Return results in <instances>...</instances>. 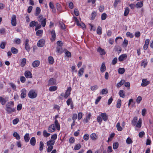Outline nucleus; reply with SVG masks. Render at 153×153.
Instances as JSON below:
<instances>
[{
  "label": "nucleus",
  "instance_id": "obj_1",
  "mask_svg": "<svg viewBox=\"0 0 153 153\" xmlns=\"http://www.w3.org/2000/svg\"><path fill=\"white\" fill-rule=\"evenodd\" d=\"M38 20L40 22L43 27H45L46 25V19L44 18L42 16L39 15L38 18Z\"/></svg>",
  "mask_w": 153,
  "mask_h": 153
},
{
  "label": "nucleus",
  "instance_id": "obj_2",
  "mask_svg": "<svg viewBox=\"0 0 153 153\" xmlns=\"http://www.w3.org/2000/svg\"><path fill=\"white\" fill-rule=\"evenodd\" d=\"M37 95V93L33 90H30L28 93V97L31 99H34L36 97Z\"/></svg>",
  "mask_w": 153,
  "mask_h": 153
},
{
  "label": "nucleus",
  "instance_id": "obj_3",
  "mask_svg": "<svg viewBox=\"0 0 153 153\" xmlns=\"http://www.w3.org/2000/svg\"><path fill=\"white\" fill-rule=\"evenodd\" d=\"M58 115H57L55 116V117L54 124L55 125L56 128L58 131H59L60 128V126L57 120L56 119V118L58 117Z\"/></svg>",
  "mask_w": 153,
  "mask_h": 153
},
{
  "label": "nucleus",
  "instance_id": "obj_4",
  "mask_svg": "<svg viewBox=\"0 0 153 153\" xmlns=\"http://www.w3.org/2000/svg\"><path fill=\"white\" fill-rule=\"evenodd\" d=\"M11 23L12 25L15 26L16 25V16L15 15H13L12 16L11 19Z\"/></svg>",
  "mask_w": 153,
  "mask_h": 153
},
{
  "label": "nucleus",
  "instance_id": "obj_5",
  "mask_svg": "<svg viewBox=\"0 0 153 153\" xmlns=\"http://www.w3.org/2000/svg\"><path fill=\"white\" fill-rule=\"evenodd\" d=\"M55 127L56 128L55 124H53L51 125L48 128V132L51 133L54 132L56 130Z\"/></svg>",
  "mask_w": 153,
  "mask_h": 153
},
{
  "label": "nucleus",
  "instance_id": "obj_6",
  "mask_svg": "<svg viewBox=\"0 0 153 153\" xmlns=\"http://www.w3.org/2000/svg\"><path fill=\"white\" fill-rule=\"evenodd\" d=\"M71 90V87H69L64 94V96L65 98L67 99L70 95Z\"/></svg>",
  "mask_w": 153,
  "mask_h": 153
},
{
  "label": "nucleus",
  "instance_id": "obj_7",
  "mask_svg": "<svg viewBox=\"0 0 153 153\" xmlns=\"http://www.w3.org/2000/svg\"><path fill=\"white\" fill-rule=\"evenodd\" d=\"M29 42V39H26L25 43V48L26 50V51L28 52H29L30 50V47L28 44Z\"/></svg>",
  "mask_w": 153,
  "mask_h": 153
},
{
  "label": "nucleus",
  "instance_id": "obj_8",
  "mask_svg": "<svg viewBox=\"0 0 153 153\" xmlns=\"http://www.w3.org/2000/svg\"><path fill=\"white\" fill-rule=\"evenodd\" d=\"M21 94L20 95L21 98L23 99L26 97L27 93L26 90L25 88H23L21 91Z\"/></svg>",
  "mask_w": 153,
  "mask_h": 153
},
{
  "label": "nucleus",
  "instance_id": "obj_9",
  "mask_svg": "<svg viewBox=\"0 0 153 153\" xmlns=\"http://www.w3.org/2000/svg\"><path fill=\"white\" fill-rule=\"evenodd\" d=\"M45 40L43 39H41L37 43V46L39 47H43L45 44Z\"/></svg>",
  "mask_w": 153,
  "mask_h": 153
},
{
  "label": "nucleus",
  "instance_id": "obj_10",
  "mask_svg": "<svg viewBox=\"0 0 153 153\" xmlns=\"http://www.w3.org/2000/svg\"><path fill=\"white\" fill-rule=\"evenodd\" d=\"M56 79L51 78L49 80L48 85H54L56 84Z\"/></svg>",
  "mask_w": 153,
  "mask_h": 153
},
{
  "label": "nucleus",
  "instance_id": "obj_11",
  "mask_svg": "<svg viewBox=\"0 0 153 153\" xmlns=\"http://www.w3.org/2000/svg\"><path fill=\"white\" fill-rule=\"evenodd\" d=\"M127 55L126 54H123L120 56L118 58V60L120 62H122L124 60L126 59Z\"/></svg>",
  "mask_w": 153,
  "mask_h": 153
},
{
  "label": "nucleus",
  "instance_id": "obj_12",
  "mask_svg": "<svg viewBox=\"0 0 153 153\" xmlns=\"http://www.w3.org/2000/svg\"><path fill=\"white\" fill-rule=\"evenodd\" d=\"M101 117H102V120L104 121H106L108 119V115L105 113H102L100 114Z\"/></svg>",
  "mask_w": 153,
  "mask_h": 153
},
{
  "label": "nucleus",
  "instance_id": "obj_13",
  "mask_svg": "<svg viewBox=\"0 0 153 153\" xmlns=\"http://www.w3.org/2000/svg\"><path fill=\"white\" fill-rule=\"evenodd\" d=\"M149 81H148L147 79H143L142 81V83L141 84L142 86L143 87H145L149 85Z\"/></svg>",
  "mask_w": 153,
  "mask_h": 153
},
{
  "label": "nucleus",
  "instance_id": "obj_14",
  "mask_svg": "<svg viewBox=\"0 0 153 153\" xmlns=\"http://www.w3.org/2000/svg\"><path fill=\"white\" fill-rule=\"evenodd\" d=\"M25 75L26 78H30L32 77V74L29 71H26L25 73Z\"/></svg>",
  "mask_w": 153,
  "mask_h": 153
},
{
  "label": "nucleus",
  "instance_id": "obj_15",
  "mask_svg": "<svg viewBox=\"0 0 153 153\" xmlns=\"http://www.w3.org/2000/svg\"><path fill=\"white\" fill-rule=\"evenodd\" d=\"M97 51L99 52L101 55H104L105 54L106 52L104 50L100 47L98 48Z\"/></svg>",
  "mask_w": 153,
  "mask_h": 153
},
{
  "label": "nucleus",
  "instance_id": "obj_16",
  "mask_svg": "<svg viewBox=\"0 0 153 153\" xmlns=\"http://www.w3.org/2000/svg\"><path fill=\"white\" fill-rule=\"evenodd\" d=\"M143 1L137 2L135 5L136 7L137 8L142 7L143 6Z\"/></svg>",
  "mask_w": 153,
  "mask_h": 153
},
{
  "label": "nucleus",
  "instance_id": "obj_17",
  "mask_svg": "<svg viewBox=\"0 0 153 153\" xmlns=\"http://www.w3.org/2000/svg\"><path fill=\"white\" fill-rule=\"evenodd\" d=\"M51 41H53L55 40L56 38V33L55 30H53L51 32Z\"/></svg>",
  "mask_w": 153,
  "mask_h": 153
},
{
  "label": "nucleus",
  "instance_id": "obj_18",
  "mask_svg": "<svg viewBox=\"0 0 153 153\" xmlns=\"http://www.w3.org/2000/svg\"><path fill=\"white\" fill-rule=\"evenodd\" d=\"M90 137L92 140L95 141L97 139L98 136L95 133H92L91 134Z\"/></svg>",
  "mask_w": 153,
  "mask_h": 153
},
{
  "label": "nucleus",
  "instance_id": "obj_19",
  "mask_svg": "<svg viewBox=\"0 0 153 153\" xmlns=\"http://www.w3.org/2000/svg\"><path fill=\"white\" fill-rule=\"evenodd\" d=\"M91 116V114L90 113H89L86 116V118L84 119L83 120L84 123H88V121L90 120Z\"/></svg>",
  "mask_w": 153,
  "mask_h": 153
},
{
  "label": "nucleus",
  "instance_id": "obj_20",
  "mask_svg": "<svg viewBox=\"0 0 153 153\" xmlns=\"http://www.w3.org/2000/svg\"><path fill=\"white\" fill-rule=\"evenodd\" d=\"M55 142V141L54 140H49L47 142V146H53Z\"/></svg>",
  "mask_w": 153,
  "mask_h": 153
},
{
  "label": "nucleus",
  "instance_id": "obj_21",
  "mask_svg": "<svg viewBox=\"0 0 153 153\" xmlns=\"http://www.w3.org/2000/svg\"><path fill=\"white\" fill-rule=\"evenodd\" d=\"M106 69L105 64L104 62L102 63L100 67V71L101 72L103 73L105 71Z\"/></svg>",
  "mask_w": 153,
  "mask_h": 153
},
{
  "label": "nucleus",
  "instance_id": "obj_22",
  "mask_svg": "<svg viewBox=\"0 0 153 153\" xmlns=\"http://www.w3.org/2000/svg\"><path fill=\"white\" fill-rule=\"evenodd\" d=\"M30 142L31 145L32 146H35L36 143V140L35 137H32L30 140Z\"/></svg>",
  "mask_w": 153,
  "mask_h": 153
},
{
  "label": "nucleus",
  "instance_id": "obj_23",
  "mask_svg": "<svg viewBox=\"0 0 153 153\" xmlns=\"http://www.w3.org/2000/svg\"><path fill=\"white\" fill-rule=\"evenodd\" d=\"M84 68H81L78 71V76L79 77H81L83 75L84 71Z\"/></svg>",
  "mask_w": 153,
  "mask_h": 153
},
{
  "label": "nucleus",
  "instance_id": "obj_24",
  "mask_svg": "<svg viewBox=\"0 0 153 153\" xmlns=\"http://www.w3.org/2000/svg\"><path fill=\"white\" fill-rule=\"evenodd\" d=\"M6 98H4L2 97H0V102L3 105L5 104L6 102Z\"/></svg>",
  "mask_w": 153,
  "mask_h": 153
},
{
  "label": "nucleus",
  "instance_id": "obj_25",
  "mask_svg": "<svg viewBox=\"0 0 153 153\" xmlns=\"http://www.w3.org/2000/svg\"><path fill=\"white\" fill-rule=\"evenodd\" d=\"M40 64V62L38 60L34 61L32 65L34 68L37 67L39 66Z\"/></svg>",
  "mask_w": 153,
  "mask_h": 153
},
{
  "label": "nucleus",
  "instance_id": "obj_26",
  "mask_svg": "<svg viewBox=\"0 0 153 153\" xmlns=\"http://www.w3.org/2000/svg\"><path fill=\"white\" fill-rule=\"evenodd\" d=\"M15 110V109L14 108H12V107L6 108V110L9 113H10L12 112H14Z\"/></svg>",
  "mask_w": 153,
  "mask_h": 153
},
{
  "label": "nucleus",
  "instance_id": "obj_27",
  "mask_svg": "<svg viewBox=\"0 0 153 153\" xmlns=\"http://www.w3.org/2000/svg\"><path fill=\"white\" fill-rule=\"evenodd\" d=\"M137 121V118L135 117H134L132 120L131 121V124L134 126H135Z\"/></svg>",
  "mask_w": 153,
  "mask_h": 153
},
{
  "label": "nucleus",
  "instance_id": "obj_28",
  "mask_svg": "<svg viewBox=\"0 0 153 153\" xmlns=\"http://www.w3.org/2000/svg\"><path fill=\"white\" fill-rule=\"evenodd\" d=\"M24 138L25 142L26 143L28 142L30 140V137H29V134H26L24 136Z\"/></svg>",
  "mask_w": 153,
  "mask_h": 153
},
{
  "label": "nucleus",
  "instance_id": "obj_29",
  "mask_svg": "<svg viewBox=\"0 0 153 153\" xmlns=\"http://www.w3.org/2000/svg\"><path fill=\"white\" fill-rule=\"evenodd\" d=\"M147 61L146 59H144L142 60V62L141 63V66H143L144 68H145L147 65Z\"/></svg>",
  "mask_w": 153,
  "mask_h": 153
},
{
  "label": "nucleus",
  "instance_id": "obj_30",
  "mask_svg": "<svg viewBox=\"0 0 153 153\" xmlns=\"http://www.w3.org/2000/svg\"><path fill=\"white\" fill-rule=\"evenodd\" d=\"M125 93L123 90H120L119 92V94L120 97L124 98L125 97Z\"/></svg>",
  "mask_w": 153,
  "mask_h": 153
},
{
  "label": "nucleus",
  "instance_id": "obj_31",
  "mask_svg": "<svg viewBox=\"0 0 153 153\" xmlns=\"http://www.w3.org/2000/svg\"><path fill=\"white\" fill-rule=\"evenodd\" d=\"M142 126V120L141 118H140L138 121V122L135 126L136 127L140 128Z\"/></svg>",
  "mask_w": 153,
  "mask_h": 153
},
{
  "label": "nucleus",
  "instance_id": "obj_32",
  "mask_svg": "<svg viewBox=\"0 0 153 153\" xmlns=\"http://www.w3.org/2000/svg\"><path fill=\"white\" fill-rule=\"evenodd\" d=\"M125 81L124 80H121L120 82L119 83H117V86L118 88H120V87L122 85H123Z\"/></svg>",
  "mask_w": 153,
  "mask_h": 153
},
{
  "label": "nucleus",
  "instance_id": "obj_33",
  "mask_svg": "<svg viewBox=\"0 0 153 153\" xmlns=\"http://www.w3.org/2000/svg\"><path fill=\"white\" fill-rule=\"evenodd\" d=\"M13 136L17 140H19L20 139V137L19 135L16 132H14L13 134Z\"/></svg>",
  "mask_w": 153,
  "mask_h": 153
},
{
  "label": "nucleus",
  "instance_id": "obj_34",
  "mask_svg": "<svg viewBox=\"0 0 153 153\" xmlns=\"http://www.w3.org/2000/svg\"><path fill=\"white\" fill-rule=\"evenodd\" d=\"M57 9L59 13H61L62 12V6L59 3L56 4Z\"/></svg>",
  "mask_w": 153,
  "mask_h": 153
},
{
  "label": "nucleus",
  "instance_id": "obj_35",
  "mask_svg": "<svg viewBox=\"0 0 153 153\" xmlns=\"http://www.w3.org/2000/svg\"><path fill=\"white\" fill-rule=\"evenodd\" d=\"M13 102L12 101L8 102L6 105V108L12 107L13 105Z\"/></svg>",
  "mask_w": 153,
  "mask_h": 153
},
{
  "label": "nucleus",
  "instance_id": "obj_36",
  "mask_svg": "<svg viewBox=\"0 0 153 153\" xmlns=\"http://www.w3.org/2000/svg\"><path fill=\"white\" fill-rule=\"evenodd\" d=\"M43 134L44 137H47L50 135V134L48 133L46 130H44L43 132Z\"/></svg>",
  "mask_w": 153,
  "mask_h": 153
},
{
  "label": "nucleus",
  "instance_id": "obj_37",
  "mask_svg": "<svg viewBox=\"0 0 153 153\" xmlns=\"http://www.w3.org/2000/svg\"><path fill=\"white\" fill-rule=\"evenodd\" d=\"M11 51L14 54H16L18 52V50L14 47L11 48Z\"/></svg>",
  "mask_w": 153,
  "mask_h": 153
},
{
  "label": "nucleus",
  "instance_id": "obj_38",
  "mask_svg": "<svg viewBox=\"0 0 153 153\" xmlns=\"http://www.w3.org/2000/svg\"><path fill=\"white\" fill-rule=\"evenodd\" d=\"M48 62L50 64H52L53 63L54 60L52 56H50L48 57Z\"/></svg>",
  "mask_w": 153,
  "mask_h": 153
},
{
  "label": "nucleus",
  "instance_id": "obj_39",
  "mask_svg": "<svg viewBox=\"0 0 153 153\" xmlns=\"http://www.w3.org/2000/svg\"><path fill=\"white\" fill-rule=\"evenodd\" d=\"M121 105V100L118 99L116 104V107L117 108H120Z\"/></svg>",
  "mask_w": 153,
  "mask_h": 153
},
{
  "label": "nucleus",
  "instance_id": "obj_40",
  "mask_svg": "<svg viewBox=\"0 0 153 153\" xmlns=\"http://www.w3.org/2000/svg\"><path fill=\"white\" fill-rule=\"evenodd\" d=\"M129 12V9L128 7H126L125 8L124 13V16H126L128 14Z\"/></svg>",
  "mask_w": 153,
  "mask_h": 153
},
{
  "label": "nucleus",
  "instance_id": "obj_41",
  "mask_svg": "<svg viewBox=\"0 0 153 153\" xmlns=\"http://www.w3.org/2000/svg\"><path fill=\"white\" fill-rule=\"evenodd\" d=\"M37 24V22H36L34 21H32L30 23V26L31 27H34L36 26Z\"/></svg>",
  "mask_w": 153,
  "mask_h": 153
},
{
  "label": "nucleus",
  "instance_id": "obj_42",
  "mask_svg": "<svg viewBox=\"0 0 153 153\" xmlns=\"http://www.w3.org/2000/svg\"><path fill=\"white\" fill-rule=\"evenodd\" d=\"M116 127L117 128V130L118 131H121L122 130L123 128H122L120 126V123L119 122H118L116 125Z\"/></svg>",
  "mask_w": 153,
  "mask_h": 153
},
{
  "label": "nucleus",
  "instance_id": "obj_43",
  "mask_svg": "<svg viewBox=\"0 0 153 153\" xmlns=\"http://www.w3.org/2000/svg\"><path fill=\"white\" fill-rule=\"evenodd\" d=\"M97 33L98 35H101L102 33V28L100 26H98L97 30Z\"/></svg>",
  "mask_w": 153,
  "mask_h": 153
},
{
  "label": "nucleus",
  "instance_id": "obj_44",
  "mask_svg": "<svg viewBox=\"0 0 153 153\" xmlns=\"http://www.w3.org/2000/svg\"><path fill=\"white\" fill-rule=\"evenodd\" d=\"M36 12L35 14L36 16H37L40 13L41 11V9L40 7H37L36 9Z\"/></svg>",
  "mask_w": 153,
  "mask_h": 153
},
{
  "label": "nucleus",
  "instance_id": "obj_45",
  "mask_svg": "<svg viewBox=\"0 0 153 153\" xmlns=\"http://www.w3.org/2000/svg\"><path fill=\"white\" fill-rule=\"evenodd\" d=\"M13 42L17 44H20L21 42L20 39L18 38L14 39Z\"/></svg>",
  "mask_w": 153,
  "mask_h": 153
},
{
  "label": "nucleus",
  "instance_id": "obj_46",
  "mask_svg": "<svg viewBox=\"0 0 153 153\" xmlns=\"http://www.w3.org/2000/svg\"><path fill=\"white\" fill-rule=\"evenodd\" d=\"M115 134L113 133L111 134L109 136V137L108 138V140H107L108 142L111 141L112 140V138L114 136Z\"/></svg>",
  "mask_w": 153,
  "mask_h": 153
},
{
  "label": "nucleus",
  "instance_id": "obj_47",
  "mask_svg": "<svg viewBox=\"0 0 153 153\" xmlns=\"http://www.w3.org/2000/svg\"><path fill=\"white\" fill-rule=\"evenodd\" d=\"M57 89V87L56 86H52L50 87L49 90L51 91H56Z\"/></svg>",
  "mask_w": 153,
  "mask_h": 153
},
{
  "label": "nucleus",
  "instance_id": "obj_48",
  "mask_svg": "<svg viewBox=\"0 0 153 153\" xmlns=\"http://www.w3.org/2000/svg\"><path fill=\"white\" fill-rule=\"evenodd\" d=\"M125 71V69L123 68H119L118 69V72L119 74H123Z\"/></svg>",
  "mask_w": 153,
  "mask_h": 153
},
{
  "label": "nucleus",
  "instance_id": "obj_49",
  "mask_svg": "<svg viewBox=\"0 0 153 153\" xmlns=\"http://www.w3.org/2000/svg\"><path fill=\"white\" fill-rule=\"evenodd\" d=\"M26 60L25 58H23L22 59V61L21 63V65L22 66H24L26 64Z\"/></svg>",
  "mask_w": 153,
  "mask_h": 153
},
{
  "label": "nucleus",
  "instance_id": "obj_50",
  "mask_svg": "<svg viewBox=\"0 0 153 153\" xmlns=\"http://www.w3.org/2000/svg\"><path fill=\"white\" fill-rule=\"evenodd\" d=\"M44 145V143L42 141H41L40 142L39 150L40 151H41L43 150Z\"/></svg>",
  "mask_w": 153,
  "mask_h": 153
},
{
  "label": "nucleus",
  "instance_id": "obj_51",
  "mask_svg": "<svg viewBox=\"0 0 153 153\" xmlns=\"http://www.w3.org/2000/svg\"><path fill=\"white\" fill-rule=\"evenodd\" d=\"M119 143L118 142H115L113 143V147L114 149H117L118 147Z\"/></svg>",
  "mask_w": 153,
  "mask_h": 153
},
{
  "label": "nucleus",
  "instance_id": "obj_52",
  "mask_svg": "<svg viewBox=\"0 0 153 153\" xmlns=\"http://www.w3.org/2000/svg\"><path fill=\"white\" fill-rule=\"evenodd\" d=\"M77 26H80L83 29H84L85 28V25L83 23H80Z\"/></svg>",
  "mask_w": 153,
  "mask_h": 153
},
{
  "label": "nucleus",
  "instance_id": "obj_53",
  "mask_svg": "<svg viewBox=\"0 0 153 153\" xmlns=\"http://www.w3.org/2000/svg\"><path fill=\"white\" fill-rule=\"evenodd\" d=\"M126 35L127 37H129L130 38H132L134 36L133 34L129 32H127L126 33Z\"/></svg>",
  "mask_w": 153,
  "mask_h": 153
},
{
  "label": "nucleus",
  "instance_id": "obj_54",
  "mask_svg": "<svg viewBox=\"0 0 153 153\" xmlns=\"http://www.w3.org/2000/svg\"><path fill=\"white\" fill-rule=\"evenodd\" d=\"M108 92V90L107 89L105 88L102 89L100 93L102 94H107Z\"/></svg>",
  "mask_w": 153,
  "mask_h": 153
},
{
  "label": "nucleus",
  "instance_id": "obj_55",
  "mask_svg": "<svg viewBox=\"0 0 153 153\" xmlns=\"http://www.w3.org/2000/svg\"><path fill=\"white\" fill-rule=\"evenodd\" d=\"M106 17L107 15L105 13H104L102 14L101 16V19L102 20H105L106 19Z\"/></svg>",
  "mask_w": 153,
  "mask_h": 153
},
{
  "label": "nucleus",
  "instance_id": "obj_56",
  "mask_svg": "<svg viewBox=\"0 0 153 153\" xmlns=\"http://www.w3.org/2000/svg\"><path fill=\"white\" fill-rule=\"evenodd\" d=\"M102 119L101 116H98L97 118V120L100 123H101L102 121Z\"/></svg>",
  "mask_w": 153,
  "mask_h": 153
},
{
  "label": "nucleus",
  "instance_id": "obj_57",
  "mask_svg": "<svg viewBox=\"0 0 153 153\" xmlns=\"http://www.w3.org/2000/svg\"><path fill=\"white\" fill-rule=\"evenodd\" d=\"M65 54L66 56H67L68 57H71V53L68 51H65Z\"/></svg>",
  "mask_w": 153,
  "mask_h": 153
},
{
  "label": "nucleus",
  "instance_id": "obj_58",
  "mask_svg": "<svg viewBox=\"0 0 153 153\" xmlns=\"http://www.w3.org/2000/svg\"><path fill=\"white\" fill-rule=\"evenodd\" d=\"M56 52L58 53H61L62 51V48L61 46H58L56 48Z\"/></svg>",
  "mask_w": 153,
  "mask_h": 153
},
{
  "label": "nucleus",
  "instance_id": "obj_59",
  "mask_svg": "<svg viewBox=\"0 0 153 153\" xmlns=\"http://www.w3.org/2000/svg\"><path fill=\"white\" fill-rule=\"evenodd\" d=\"M89 137L88 134H85L83 136V139L85 140H88Z\"/></svg>",
  "mask_w": 153,
  "mask_h": 153
},
{
  "label": "nucleus",
  "instance_id": "obj_60",
  "mask_svg": "<svg viewBox=\"0 0 153 153\" xmlns=\"http://www.w3.org/2000/svg\"><path fill=\"white\" fill-rule=\"evenodd\" d=\"M67 104L68 105H69L71 103H72V99L71 98H69L66 101Z\"/></svg>",
  "mask_w": 153,
  "mask_h": 153
},
{
  "label": "nucleus",
  "instance_id": "obj_61",
  "mask_svg": "<svg viewBox=\"0 0 153 153\" xmlns=\"http://www.w3.org/2000/svg\"><path fill=\"white\" fill-rule=\"evenodd\" d=\"M126 141V143L128 144H130L132 143V140L130 137H129L127 139Z\"/></svg>",
  "mask_w": 153,
  "mask_h": 153
},
{
  "label": "nucleus",
  "instance_id": "obj_62",
  "mask_svg": "<svg viewBox=\"0 0 153 153\" xmlns=\"http://www.w3.org/2000/svg\"><path fill=\"white\" fill-rule=\"evenodd\" d=\"M69 141L70 143L71 144L75 142V139L73 137H71L69 138Z\"/></svg>",
  "mask_w": 153,
  "mask_h": 153
},
{
  "label": "nucleus",
  "instance_id": "obj_63",
  "mask_svg": "<svg viewBox=\"0 0 153 153\" xmlns=\"http://www.w3.org/2000/svg\"><path fill=\"white\" fill-rule=\"evenodd\" d=\"M60 27L62 29H65V25L62 22L59 23Z\"/></svg>",
  "mask_w": 153,
  "mask_h": 153
},
{
  "label": "nucleus",
  "instance_id": "obj_64",
  "mask_svg": "<svg viewBox=\"0 0 153 153\" xmlns=\"http://www.w3.org/2000/svg\"><path fill=\"white\" fill-rule=\"evenodd\" d=\"M117 57L114 58L112 62V64L113 65H115L117 62Z\"/></svg>",
  "mask_w": 153,
  "mask_h": 153
}]
</instances>
